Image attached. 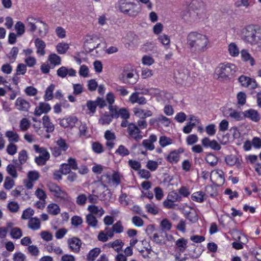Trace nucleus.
<instances>
[{"label": "nucleus", "instance_id": "nucleus-5", "mask_svg": "<svg viewBox=\"0 0 261 261\" xmlns=\"http://www.w3.org/2000/svg\"><path fill=\"white\" fill-rule=\"evenodd\" d=\"M136 5L130 2L125 0L120 1L119 9L124 14L130 16H136L139 13V11L136 10Z\"/></svg>", "mask_w": 261, "mask_h": 261}, {"label": "nucleus", "instance_id": "nucleus-36", "mask_svg": "<svg viewBox=\"0 0 261 261\" xmlns=\"http://www.w3.org/2000/svg\"><path fill=\"white\" fill-rule=\"evenodd\" d=\"M86 221L92 227H96L97 225L98 221L96 217L90 213L86 216Z\"/></svg>", "mask_w": 261, "mask_h": 261}, {"label": "nucleus", "instance_id": "nucleus-4", "mask_svg": "<svg viewBox=\"0 0 261 261\" xmlns=\"http://www.w3.org/2000/svg\"><path fill=\"white\" fill-rule=\"evenodd\" d=\"M49 191L57 198L63 202H69L70 197L67 193L62 190L59 186L53 182H49L47 185Z\"/></svg>", "mask_w": 261, "mask_h": 261}, {"label": "nucleus", "instance_id": "nucleus-61", "mask_svg": "<svg viewBox=\"0 0 261 261\" xmlns=\"http://www.w3.org/2000/svg\"><path fill=\"white\" fill-rule=\"evenodd\" d=\"M87 107L88 108V110H89V112L88 114H94L96 111V109L97 107V103L95 101L89 100L87 102Z\"/></svg>", "mask_w": 261, "mask_h": 261}, {"label": "nucleus", "instance_id": "nucleus-59", "mask_svg": "<svg viewBox=\"0 0 261 261\" xmlns=\"http://www.w3.org/2000/svg\"><path fill=\"white\" fill-rule=\"evenodd\" d=\"M7 207L11 212L16 213L19 211L20 206L17 202L11 201L8 203Z\"/></svg>", "mask_w": 261, "mask_h": 261}, {"label": "nucleus", "instance_id": "nucleus-56", "mask_svg": "<svg viewBox=\"0 0 261 261\" xmlns=\"http://www.w3.org/2000/svg\"><path fill=\"white\" fill-rule=\"evenodd\" d=\"M145 207L148 213L152 215H156L159 213L158 207L154 204H147Z\"/></svg>", "mask_w": 261, "mask_h": 261}, {"label": "nucleus", "instance_id": "nucleus-63", "mask_svg": "<svg viewBox=\"0 0 261 261\" xmlns=\"http://www.w3.org/2000/svg\"><path fill=\"white\" fill-rule=\"evenodd\" d=\"M87 200V196L84 194H80L76 198V203L79 205H84Z\"/></svg>", "mask_w": 261, "mask_h": 261}, {"label": "nucleus", "instance_id": "nucleus-28", "mask_svg": "<svg viewBox=\"0 0 261 261\" xmlns=\"http://www.w3.org/2000/svg\"><path fill=\"white\" fill-rule=\"evenodd\" d=\"M43 125L47 133L53 132L55 129L54 125L51 122L48 116H44L42 117Z\"/></svg>", "mask_w": 261, "mask_h": 261}, {"label": "nucleus", "instance_id": "nucleus-52", "mask_svg": "<svg viewBox=\"0 0 261 261\" xmlns=\"http://www.w3.org/2000/svg\"><path fill=\"white\" fill-rule=\"evenodd\" d=\"M10 235L12 238L18 239L22 236V231L18 227H14L11 230Z\"/></svg>", "mask_w": 261, "mask_h": 261}, {"label": "nucleus", "instance_id": "nucleus-1", "mask_svg": "<svg viewBox=\"0 0 261 261\" xmlns=\"http://www.w3.org/2000/svg\"><path fill=\"white\" fill-rule=\"evenodd\" d=\"M187 46L194 55H200L206 51L211 47L208 37L197 31L190 32L186 38Z\"/></svg>", "mask_w": 261, "mask_h": 261}, {"label": "nucleus", "instance_id": "nucleus-46", "mask_svg": "<svg viewBox=\"0 0 261 261\" xmlns=\"http://www.w3.org/2000/svg\"><path fill=\"white\" fill-rule=\"evenodd\" d=\"M157 122L164 126L168 127L171 123L170 119L163 115H160L156 118Z\"/></svg>", "mask_w": 261, "mask_h": 261}, {"label": "nucleus", "instance_id": "nucleus-31", "mask_svg": "<svg viewBox=\"0 0 261 261\" xmlns=\"http://www.w3.org/2000/svg\"><path fill=\"white\" fill-rule=\"evenodd\" d=\"M39 23L40 25L38 26V34L40 37H44L48 33V27L45 22L42 20H40Z\"/></svg>", "mask_w": 261, "mask_h": 261}, {"label": "nucleus", "instance_id": "nucleus-20", "mask_svg": "<svg viewBox=\"0 0 261 261\" xmlns=\"http://www.w3.org/2000/svg\"><path fill=\"white\" fill-rule=\"evenodd\" d=\"M35 46L36 48V53L39 56H43L45 54V48L46 43L40 38H36L34 41Z\"/></svg>", "mask_w": 261, "mask_h": 261}, {"label": "nucleus", "instance_id": "nucleus-39", "mask_svg": "<svg viewBox=\"0 0 261 261\" xmlns=\"http://www.w3.org/2000/svg\"><path fill=\"white\" fill-rule=\"evenodd\" d=\"M159 143L162 147H165L173 143V140L166 136H162L159 138Z\"/></svg>", "mask_w": 261, "mask_h": 261}, {"label": "nucleus", "instance_id": "nucleus-41", "mask_svg": "<svg viewBox=\"0 0 261 261\" xmlns=\"http://www.w3.org/2000/svg\"><path fill=\"white\" fill-rule=\"evenodd\" d=\"M161 164V162H158L152 160H148L146 165V167L151 171H155L158 168L159 165Z\"/></svg>", "mask_w": 261, "mask_h": 261}, {"label": "nucleus", "instance_id": "nucleus-29", "mask_svg": "<svg viewBox=\"0 0 261 261\" xmlns=\"http://www.w3.org/2000/svg\"><path fill=\"white\" fill-rule=\"evenodd\" d=\"M28 227L33 230H37L40 229L41 223L40 220L37 217H33L29 219Z\"/></svg>", "mask_w": 261, "mask_h": 261}, {"label": "nucleus", "instance_id": "nucleus-3", "mask_svg": "<svg viewBox=\"0 0 261 261\" xmlns=\"http://www.w3.org/2000/svg\"><path fill=\"white\" fill-rule=\"evenodd\" d=\"M238 70L237 66L232 63H221L215 69L214 77L220 81L228 79L230 75Z\"/></svg>", "mask_w": 261, "mask_h": 261}, {"label": "nucleus", "instance_id": "nucleus-64", "mask_svg": "<svg viewBox=\"0 0 261 261\" xmlns=\"http://www.w3.org/2000/svg\"><path fill=\"white\" fill-rule=\"evenodd\" d=\"M26 259L25 255L21 252H17L13 254V261H25Z\"/></svg>", "mask_w": 261, "mask_h": 261}, {"label": "nucleus", "instance_id": "nucleus-40", "mask_svg": "<svg viewBox=\"0 0 261 261\" xmlns=\"http://www.w3.org/2000/svg\"><path fill=\"white\" fill-rule=\"evenodd\" d=\"M187 240L183 238L178 239L175 242L176 245L179 248V250L181 252H183L186 250L187 247Z\"/></svg>", "mask_w": 261, "mask_h": 261}, {"label": "nucleus", "instance_id": "nucleus-50", "mask_svg": "<svg viewBox=\"0 0 261 261\" xmlns=\"http://www.w3.org/2000/svg\"><path fill=\"white\" fill-rule=\"evenodd\" d=\"M18 161L21 165L24 164L27 161L28 159V154L27 151L24 150H21L18 153Z\"/></svg>", "mask_w": 261, "mask_h": 261}, {"label": "nucleus", "instance_id": "nucleus-7", "mask_svg": "<svg viewBox=\"0 0 261 261\" xmlns=\"http://www.w3.org/2000/svg\"><path fill=\"white\" fill-rule=\"evenodd\" d=\"M103 178H106L107 183L111 186H117L120 184V174L117 172H114L112 175L106 174L102 175Z\"/></svg>", "mask_w": 261, "mask_h": 261}, {"label": "nucleus", "instance_id": "nucleus-19", "mask_svg": "<svg viewBox=\"0 0 261 261\" xmlns=\"http://www.w3.org/2000/svg\"><path fill=\"white\" fill-rule=\"evenodd\" d=\"M40 20L38 18H35L32 16H28L25 20V23L27 27L29 28V31L34 32L37 29L36 23L40 22Z\"/></svg>", "mask_w": 261, "mask_h": 261}, {"label": "nucleus", "instance_id": "nucleus-14", "mask_svg": "<svg viewBox=\"0 0 261 261\" xmlns=\"http://www.w3.org/2000/svg\"><path fill=\"white\" fill-rule=\"evenodd\" d=\"M68 244L70 250L75 252L78 253L82 245L81 241L77 238L73 237L68 240Z\"/></svg>", "mask_w": 261, "mask_h": 261}, {"label": "nucleus", "instance_id": "nucleus-47", "mask_svg": "<svg viewBox=\"0 0 261 261\" xmlns=\"http://www.w3.org/2000/svg\"><path fill=\"white\" fill-rule=\"evenodd\" d=\"M56 144V146L63 152H65L69 148V145L66 141L62 138H60L57 140Z\"/></svg>", "mask_w": 261, "mask_h": 261}, {"label": "nucleus", "instance_id": "nucleus-44", "mask_svg": "<svg viewBox=\"0 0 261 261\" xmlns=\"http://www.w3.org/2000/svg\"><path fill=\"white\" fill-rule=\"evenodd\" d=\"M124 243L121 240H116L115 241L110 243L108 245L114 248L115 251L119 252L122 249Z\"/></svg>", "mask_w": 261, "mask_h": 261}, {"label": "nucleus", "instance_id": "nucleus-54", "mask_svg": "<svg viewBox=\"0 0 261 261\" xmlns=\"http://www.w3.org/2000/svg\"><path fill=\"white\" fill-rule=\"evenodd\" d=\"M115 153L122 156H124L129 154V151L124 146L120 145L116 150Z\"/></svg>", "mask_w": 261, "mask_h": 261}, {"label": "nucleus", "instance_id": "nucleus-9", "mask_svg": "<svg viewBox=\"0 0 261 261\" xmlns=\"http://www.w3.org/2000/svg\"><path fill=\"white\" fill-rule=\"evenodd\" d=\"M127 133L130 137L136 140H139L142 138L140 129L134 123H129L128 125Z\"/></svg>", "mask_w": 261, "mask_h": 261}, {"label": "nucleus", "instance_id": "nucleus-16", "mask_svg": "<svg viewBox=\"0 0 261 261\" xmlns=\"http://www.w3.org/2000/svg\"><path fill=\"white\" fill-rule=\"evenodd\" d=\"M50 109L51 107L48 103L40 102L39 106L35 109L34 115L37 116H40L42 114L47 113Z\"/></svg>", "mask_w": 261, "mask_h": 261}, {"label": "nucleus", "instance_id": "nucleus-21", "mask_svg": "<svg viewBox=\"0 0 261 261\" xmlns=\"http://www.w3.org/2000/svg\"><path fill=\"white\" fill-rule=\"evenodd\" d=\"M123 80L125 83L134 84L138 81V76L134 71L125 72L123 74Z\"/></svg>", "mask_w": 261, "mask_h": 261}, {"label": "nucleus", "instance_id": "nucleus-12", "mask_svg": "<svg viewBox=\"0 0 261 261\" xmlns=\"http://www.w3.org/2000/svg\"><path fill=\"white\" fill-rule=\"evenodd\" d=\"M78 119L75 116H69L63 118L60 121V124L61 126L67 127H73L75 124L77 122Z\"/></svg>", "mask_w": 261, "mask_h": 261}, {"label": "nucleus", "instance_id": "nucleus-11", "mask_svg": "<svg viewBox=\"0 0 261 261\" xmlns=\"http://www.w3.org/2000/svg\"><path fill=\"white\" fill-rule=\"evenodd\" d=\"M15 106L18 110L25 112L29 110L31 107L30 102L21 97L16 99Z\"/></svg>", "mask_w": 261, "mask_h": 261}, {"label": "nucleus", "instance_id": "nucleus-60", "mask_svg": "<svg viewBox=\"0 0 261 261\" xmlns=\"http://www.w3.org/2000/svg\"><path fill=\"white\" fill-rule=\"evenodd\" d=\"M160 226L163 231H168L171 228V223L167 219H163L160 223Z\"/></svg>", "mask_w": 261, "mask_h": 261}, {"label": "nucleus", "instance_id": "nucleus-51", "mask_svg": "<svg viewBox=\"0 0 261 261\" xmlns=\"http://www.w3.org/2000/svg\"><path fill=\"white\" fill-rule=\"evenodd\" d=\"M15 186V181L10 177L7 176L5 178L4 187L7 190H10Z\"/></svg>", "mask_w": 261, "mask_h": 261}, {"label": "nucleus", "instance_id": "nucleus-15", "mask_svg": "<svg viewBox=\"0 0 261 261\" xmlns=\"http://www.w3.org/2000/svg\"><path fill=\"white\" fill-rule=\"evenodd\" d=\"M244 118H247L254 122H258L260 116L257 111L254 109H249L243 112Z\"/></svg>", "mask_w": 261, "mask_h": 261}, {"label": "nucleus", "instance_id": "nucleus-42", "mask_svg": "<svg viewBox=\"0 0 261 261\" xmlns=\"http://www.w3.org/2000/svg\"><path fill=\"white\" fill-rule=\"evenodd\" d=\"M6 171L13 178H16L18 177V173L15 165L11 164H8L6 167Z\"/></svg>", "mask_w": 261, "mask_h": 261}, {"label": "nucleus", "instance_id": "nucleus-53", "mask_svg": "<svg viewBox=\"0 0 261 261\" xmlns=\"http://www.w3.org/2000/svg\"><path fill=\"white\" fill-rule=\"evenodd\" d=\"M30 126V122L28 119L23 118L21 120L19 124V127L21 131L27 130L29 128Z\"/></svg>", "mask_w": 261, "mask_h": 261}, {"label": "nucleus", "instance_id": "nucleus-2", "mask_svg": "<svg viewBox=\"0 0 261 261\" xmlns=\"http://www.w3.org/2000/svg\"><path fill=\"white\" fill-rule=\"evenodd\" d=\"M241 39L247 44L254 45L261 41V28L255 25H248L241 30Z\"/></svg>", "mask_w": 261, "mask_h": 261}, {"label": "nucleus", "instance_id": "nucleus-26", "mask_svg": "<svg viewBox=\"0 0 261 261\" xmlns=\"http://www.w3.org/2000/svg\"><path fill=\"white\" fill-rule=\"evenodd\" d=\"M227 50L229 55L231 57H237L240 53L239 47L234 42H231L228 44Z\"/></svg>", "mask_w": 261, "mask_h": 261}, {"label": "nucleus", "instance_id": "nucleus-17", "mask_svg": "<svg viewBox=\"0 0 261 261\" xmlns=\"http://www.w3.org/2000/svg\"><path fill=\"white\" fill-rule=\"evenodd\" d=\"M156 141V136L152 134L149 137L148 139L143 140L142 144L147 150L152 151L155 148L153 143L155 142Z\"/></svg>", "mask_w": 261, "mask_h": 261}, {"label": "nucleus", "instance_id": "nucleus-10", "mask_svg": "<svg viewBox=\"0 0 261 261\" xmlns=\"http://www.w3.org/2000/svg\"><path fill=\"white\" fill-rule=\"evenodd\" d=\"M239 82L242 86L250 89H255L257 86L254 80L245 75L240 76L239 78Z\"/></svg>", "mask_w": 261, "mask_h": 261}, {"label": "nucleus", "instance_id": "nucleus-48", "mask_svg": "<svg viewBox=\"0 0 261 261\" xmlns=\"http://www.w3.org/2000/svg\"><path fill=\"white\" fill-rule=\"evenodd\" d=\"M18 147L15 143H9L6 147V152L10 155H14L17 152Z\"/></svg>", "mask_w": 261, "mask_h": 261}, {"label": "nucleus", "instance_id": "nucleus-45", "mask_svg": "<svg viewBox=\"0 0 261 261\" xmlns=\"http://www.w3.org/2000/svg\"><path fill=\"white\" fill-rule=\"evenodd\" d=\"M69 44L65 42H61L56 46V49L60 54H64L69 49Z\"/></svg>", "mask_w": 261, "mask_h": 261}, {"label": "nucleus", "instance_id": "nucleus-33", "mask_svg": "<svg viewBox=\"0 0 261 261\" xmlns=\"http://www.w3.org/2000/svg\"><path fill=\"white\" fill-rule=\"evenodd\" d=\"M93 43V38L91 36H88L84 42V46L86 49H88L89 52L93 51L95 48H97L99 43L92 44Z\"/></svg>", "mask_w": 261, "mask_h": 261}, {"label": "nucleus", "instance_id": "nucleus-25", "mask_svg": "<svg viewBox=\"0 0 261 261\" xmlns=\"http://www.w3.org/2000/svg\"><path fill=\"white\" fill-rule=\"evenodd\" d=\"M189 119L190 121H195V122H189L188 125L184 127L183 132L186 134L190 133L193 128L200 122L199 119H198L197 117L193 115H191Z\"/></svg>", "mask_w": 261, "mask_h": 261}, {"label": "nucleus", "instance_id": "nucleus-57", "mask_svg": "<svg viewBox=\"0 0 261 261\" xmlns=\"http://www.w3.org/2000/svg\"><path fill=\"white\" fill-rule=\"evenodd\" d=\"M34 214V211L31 207H29L23 211L21 219L23 220L30 219V217Z\"/></svg>", "mask_w": 261, "mask_h": 261}, {"label": "nucleus", "instance_id": "nucleus-55", "mask_svg": "<svg viewBox=\"0 0 261 261\" xmlns=\"http://www.w3.org/2000/svg\"><path fill=\"white\" fill-rule=\"evenodd\" d=\"M205 160L211 166H215L218 163L217 158L213 154H209L206 155Z\"/></svg>", "mask_w": 261, "mask_h": 261}, {"label": "nucleus", "instance_id": "nucleus-37", "mask_svg": "<svg viewBox=\"0 0 261 261\" xmlns=\"http://www.w3.org/2000/svg\"><path fill=\"white\" fill-rule=\"evenodd\" d=\"M48 61L50 64L54 66L59 65L61 63V58L56 54H51L48 56Z\"/></svg>", "mask_w": 261, "mask_h": 261}, {"label": "nucleus", "instance_id": "nucleus-6", "mask_svg": "<svg viewBox=\"0 0 261 261\" xmlns=\"http://www.w3.org/2000/svg\"><path fill=\"white\" fill-rule=\"evenodd\" d=\"M210 179L214 185L220 186L224 184L225 181L224 172L221 170H213L210 174Z\"/></svg>", "mask_w": 261, "mask_h": 261}, {"label": "nucleus", "instance_id": "nucleus-24", "mask_svg": "<svg viewBox=\"0 0 261 261\" xmlns=\"http://www.w3.org/2000/svg\"><path fill=\"white\" fill-rule=\"evenodd\" d=\"M133 112L136 116L142 119L151 117L153 115L152 112L150 110H144L137 107L133 109Z\"/></svg>", "mask_w": 261, "mask_h": 261}, {"label": "nucleus", "instance_id": "nucleus-32", "mask_svg": "<svg viewBox=\"0 0 261 261\" xmlns=\"http://www.w3.org/2000/svg\"><path fill=\"white\" fill-rule=\"evenodd\" d=\"M47 211L49 214L56 216L60 213L61 209L57 204L51 203L47 205Z\"/></svg>", "mask_w": 261, "mask_h": 261}, {"label": "nucleus", "instance_id": "nucleus-27", "mask_svg": "<svg viewBox=\"0 0 261 261\" xmlns=\"http://www.w3.org/2000/svg\"><path fill=\"white\" fill-rule=\"evenodd\" d=\"M5 136L8 138L9 143H15L19 142L20 138L17 132L13 130H8L5 133Z\"/></svg>", "mask_w": 261, "mask_h": 261}, {"label": "nucleus", "instance_id": "nucleus-43", "mask_svg": "<svg viewBox=\"0 0 261 261\" xmlns=\"http://www.w3.org/2000/svg\"><path fill=\"white\" fill-rule=\"evenodd\" d=\"M55 86L54 84H51L45 90V93L44 96L45 100H50L53 97V91L55 90Z\"/></svg>", "mask_w": 261, "mask_h": 261}, {"label": "nucleus", "instance_id": "nucleus-23", "mask_svg": "<svg viewBox=\"0 0 261 261\" xmlns=\"http://www.w3.org/2000/svg\"><path fill=\"white\" fill-rule=\"evenodd\" d=\"M87 210L90 212V214L96 215L98 217H101L105 213L102 207L95 204L89 205L87 207Z\"/></svg>", "mask_w": 261, "mask_h": 261}, {"label": "nucleus", "instance_id": "nucleus-22", "mask_svg": "<svg viewBox=\"0 0 261 261\" xmlns=\"http://www.w3.org/2000/svg\"><path fill=\"white\" fill-rule=\"evenodd\" d=\"M241 58L242 60L245 62H248L251 66L255 65V60L246 49H242L240 51Z\"/></svg>", "mask_w": 261, "mask_h": 261}, {"label": "nucleus", "instance_id": "nucleus-58", "mask_svg": "<svg viewBox=\"0 0 261 261\" xmlns=\"http://www.w3.org/2000/svg\"><path fill=\"white\" fill-rule=\"evenodd\" d=\"M186 141L188 145H192L198 142V137L195 134L190 135L187 136Z\"/></svg>", "mask_w": 261, "mask_h": 261}, {"label": "nucleus", "instance_id": "nucleus-62", "mask_svg": "<svg viewBox=\"0 0 261 261\" xmlns=\"http://www.w3.org/2000/svg\"><path fill=\"white\" fill-rule=\"evenodd\" d=\"M27 249L28 252L34 256H37L40 253L38 248L34 245L29 246Z\"/></svg>", "mask_w": 261, "mask_h": 261}, {"label": "nucleus", "instance_id": "nucleus-34", "mask_svg": "<svg viewBox=\"0 0 261 261\" xmlns=\"http://www.w3.org/2000/svg\"><path fill=\"white\" fill-rule=\"evenodd\" d=\"M191 199L193 201L201 203L205 199V195L203 192L198 191L192 194Z\"/></svg>", "mask_w": 261, "mask_h": 261}, {"label": "nucleus", "instance_id": "nucleus-30", "mask_svg": "<svg viewBox=\"0 0 261 261\" xmlns=\"http://www.w3.org/2000/svg\"><path fill=\"white\" fill-rule=\"evenodd\" d=\"M225 160L226 164L230 166H232L236 165L237 166H240L241 165V163L238 158L234 155L231 154L226 156Z\"/></svg>", "mask_w": 261, "mask_h": 261}, {"label": "nucleus", "instance_id": "nucleus-35", "mask_svg": "<svg viewBox=\"0 0 261 261\" xmlns=\"http://www.w3.org/2000/svg\"><path fill=\"white\" fill-rule=\"evenodd\" d=\"M174 78L176 83L179 84H184L188 78L186 74L177 71L174 73Z\"/></svg>", "mask_w": 261, "mask_h": 261}, {"label": "nucleus", "instance_id": "nucleus-8", "mask_svg": "<svg viewBox=\"0 0 261 261\" xmlns=\"http://www.w3.org/2000/svg\"><path fill=\"white\" fill-rule=\"evenodd\" d=\"M184 151V149L181 148H179L177 150H174L171 151L166 157V160L171 164H176L179 161L180 155Z\"/></svg>", "mask_w": 261, "mask_h": 261}, {"label": "nucleus", "instance_id": "nucleus-18", "mask_svg": "<svg viewBox=\"0 0 261 261\" xmlns=\"http://www.w3.org/2000/svg\"><path fill=\"white\" fill-rule=\"evenodd\" d=\"M225 115L236 121L242 120L244 118L243 112H239L230 108L226 111Z\"/></svg>", "mask_w": 261, "mask_h": 261}, {"label": "nucleus", "instance_id": "nucleus-49", "mask_svg": "<svg viewBox=\"0 0 261 261\" xmlns=\"http://www.w3.org/2000/svg\"><path fill=\"white\" fill-rule=\"evenodd\" d=\"M100 252V249L99 248H95L93 249L89 252L87 256V259L89 261H94Z\"/></svg>", "mask_w": 261, "mask_h": 261}, {"label": "nucleus", "instance_id": "nucleus-38", "mask_svg": "<svg viewBox=\"0 0 261 261\" xmlns=\"http://www.w3.org/2000/svg\"><path fill=\"white\" fill-rule=\"evenodd\" d=\"M19 49L17 47L14 46L12 48L10 53L7 55V57L10 63H13L16 60Z\"/></svg>", "mask_w": 261, "mask_h": 261}, {"label": "nucleus", "instance_id": "nucleus-13", "mask_svg": "<svg viewBox=\"0 0 261 261\" xmlns=\"http://www.w3.org/2000/svg\"><path fill=\"white\" fill-rule=\"evenodd\" d=\"M76 71L72 68H68L65 66H62L57 71V75L61 77L64 78L67 75L70 76H75L76 75Z\"/></svg>", "mask_w": 261, "mask_h": 261}]
</instances>
